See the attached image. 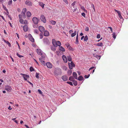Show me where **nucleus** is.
<instances>
[{"instance_id":"obj_45","label":"nucleus","mask_w":128,"mask_h":128,"mask_svg":"<svg viewBox=\"0 0 128 128\" xmlns=\"http://www.w3.org/2000/svg\"><path fill=\"white\" fill-rule=\"evenodd\" d=\"M113 37L114 39L116 38V33L115 32H114L112 34Z\"/></svg>"},{"instance_id":"obj_13","label":"nucleus","mask_w":128,"mask_h":128,"mask_svg":"<svg viewBox=\"0 0 128 128\" xmlns=\"http://www.w3.org/2000/svg\"><path fill=\"white\" fill-rule=\"evenodd\" d=\"M26 4L28 6H30L32 5V2L30 1L27 0L25 2Z\"/></svg>"},{"instance_id":"obj_5","label":"nucleus","mask_w":128,"mask_h":128,"mask_svg":"<svg viewBox=\"0 0 128 128\" xmlns=\"http://www.w3.org/2000/svg\"><path fill=\"white\" fill-rule=\"evenodd\" d=\"M76 3V1H74L72 4V6H73V8H74V9H72V10L73 12H75L76 10L77 9V8L76 6H75V4Z\"/></svg>"},{"instance_id":"obj_57","label":"nucleus","mask_w":128,"mask_h":128,"mask_svg":"<svg viewBox=\"0 0 128 128\" xmlns=\"http://www.w3.org/2000/svg\"><path fill=\"white\" fill-rule=\"evenodd\" d=\"M40 38L42 39L43 38V35L42 34H40Z\"/></svg>"},{"instance_id":"obj_56","label":"nucleus","mask_w":128,"mask_h":128,"mask_svg":"<svg viewBox=\"0 0 128 128\" xmlns=\"http://www.w3.org/2000/svg\"><path fill=\"white\" fill-rule=\"evenodd\" d=\"M97 38H100V35L99 34H98L96 36Z\"/></svg>"},{"instance_id":"obj_6","label":"nucleus","mask_w":128,"mask_h":128,"mask_svg":"<svg viewBox=\"0 0 128 128\" xmlns=\"http://www.w3.org/2000/svg\"><path fill=\"white\" fill-rule=\"evenodd\" d=\"M32 20L35 24H37L38 22V19L36 17H34L32 18Z\"/></svg>"},{"instance_id":"obj_30","label":"nucleus","mask_w":128,"mask_h":128,"mask_svg":"<svg viewBox=\"0 0 128 128\" xmlns=\"http://www.w3.org/2000/svg\"><path fill=\"white\" fill-rule=\"evenodd\" d=\"M76 31H75L74 32V33L72 34L71 35V36L72 37H73L76 34Z\"/></svg>"},{"instance_id":"obj_1","label":"nucleus","mask_w":128,"mask_h":128,"mask_svg":"<svg viewBox=\"0 0 128 128\" xmlns=\"http://www.w3.org/2000/svg\"><path fill=\"white\" fill-rule=\"evenodd\" d=\"M54 75L56 76H57L60 75L62 73L61 70L59 68H56L54 71Z\"/></svg>"},{"instance_id":"obj_17","label":"nucleus","mask_w":128,"mask_h":128,"mask_svg":"<svg viewBox=\"0 0 128 128\" xmlns=\"http://www.w3.org/2000/svg\"><path fill=\"white\" fill-rule=\"evenodd\" d=\"M62 78L64 81H66L68 79V78L67 76L64 75L62 77Z\"/></svg>"},{"instance_id":"obj_32","label":"nucleus","mask_w":128,"mask_h":128,"mask_svg":"<svg viewBox=\"0 0 128 128\" xmlns=\"http://www.w3.org/2000/svg\"><path fill=\"white\" fill-rule=\"evenodd\" d=\"M94 56L96 57L98 59H100V56H98L97 55H95Z\"/></svg>"},{"instance_id":"obj_15","label":"nucleus","mask_w":128,"mask_h":128,"mask_svg":"<svg viewBox=\"0 0 128 128\" xmlns=\"http://www.w3.org/2000/svg\"><path fill=\"white\" fill-rule=\"evenodd\" d=\"M43 40L45 44H48L49 42L48 39L46 38H44L43 39Z\"/></svg>"},{"instance_id":"obj_7","label":"nucleus","mask_w":128,"mask_h":128,"mask_svg":"<svg viewBox=\"0 0 128 128\" xmlns=\"http://www.w3.org/2000/svg\"><path fill=\"white\" fill-rule=\"evenodd\" d=\"M40 19L42 22L44 23L46 22V20L45 17L42 14L40 16Z\"/></svg>"},{"instance_id":"obj_11","label":"nucleus","mask_w":128,"mask_h":128,"mask_svg":"<svg viewBox=\"0 0 128 128\" xmlns=\"http://www.w3.org/2000/svg\"><path fill=\"white\" fill-rule=\"evenodd\" d=\"M38 29L40 31L42 32H43L44 31V28L42 26H40L38 27Z\"/></svg>"},{"instance_id":"obj_42","label":"nucleus","mask_w":128,"mask_h":128,"mask_svg":"<svg viewBox=\"0 0 128 128\" xmlns=\"http://www.w3.org/2000/svg\"><path fill=\"white\" fill-rule=\"evenodd\" d=\"M12 0H9L8 2V5H10L12 4Z\"/></svg>"},{"instance_id":"obj_31","label":"nucleus","mask_w":128,"mask_h":128,"mask_svg":"<svg viewBox=\"0 0 128 128\" xmlns=\"http://www.w3.org/2000/svg\"><path fill=\"white\" fill-rule=\"evenodd\" d=\"M34 32L35 34H38V33L39 31L38 30H34Z\"/></svg>"},{"instance_id":"obj_51","label":"nucleus","mask_w":128,"mask_h":128,"mask_svg":"<svg viewBox=\"0 0 128 128\" xmlns=\"http://www.w3.org/2000/svg\"><path fill=\"white\" fill-rule=\"evenodd\" d=\"M27 81L31 85H32V87H33V84L31 82H30L28 80H27Z\"/></svg>"},{"instance_id":"obj_52","label":"nucleus","mask_w":128,"mask_h":128,"mask_svg":"<svg viewBox=\"0 0 128 128\" xmlns=\"http://www.w3.org/2000/svg\"><path fill=\"white\" fill-rule=\"evenodd\" d=\"M82 15L83 16L84 18L85 17L86 15L85 14L84 12H82Z\"/></svg>"},{"instance_id":"obj_8","label":"nucleus","mask_w":128,"mask_h":128,"mask_svg":"<svg viewBox=\"0 0 128 128\" xmlns=\"http://www.w3.org/2000/svg\"><path fill=\"white\" fill-rule=\"evenodd\" d=\"M20 74L22 75V76H23L24 78V80H27V78H29V75L22 74Z\"/></svg>"},{"instance_id":"obj_64","label":"nucleus","mask_w":128,"mask_h":128,"mask_svg":"<svg viewBox=\"0 0 128 128\" xmlns=\"http://www.w3.org/2000/svg\"><path fill=\"white\" fill-rule=\"evenodd\" d=\"M63 1L66 3V4H68V2L67 1V0H63Z\"/></svg>"},{"instance_id":"obj_38","label":"nucleus","mask_w":128,"mask_h":128,"mask_svg":"<svg viewBox=\"0 0 128 128\" xmlns=\"http://www.w3.org/2000/svg\"><path fill=\"white\" fill-rule=\"evenodd\" d=\"M73 82V83L74 85L75 86H76L77 84V82L76 81H75L74 80Z\"/></svg>"},{"instance_id":"obj_44","label":"nucleus","mask_w":128,"mask_h":128,"mask_svg":"<svg viewBox=\"0 0 128 128\" xmlns=\"http://www.w3.org/2000/svg\"><path fill=\"white\" fill-rule=\"evenodd\" d=\"M30 70L31 72L33 71L34 70V69L32 67H31L30 68Z\"/></svg>"},{"instance_id":"obj_63","label":"nucleus","mask_w":128,"mask_h":128,"mask_svg":"<svg viewBox=\"0 0 128 128\" xmlns=\"http://www.w3.org/2000/svg\"><path fill=\"white\" fill-rule=\"evenodd\" d=\"M18 16L20 19L22 18V16L21 15L19 14Z\"/></svg>"},{"instance_id":"obj_54","label":"nucleus","mask_w":128,"mask_h":128,"mask_svg":"<svg viewBox=\"0 0 128 128\" xmlns=\"http://www.w3.org/2000/svg\"><path fill=\"white\" fill-rule=\"evenodd\" d=\"M38 91L39 93L40 94H42V91H41V90H38Z\"/></svg>"},{"instance_id":"obj_27","label":"nucleus","mask_w":128,"mask_h":128,"mask_svg":"<svg viewBox=\"0 0 128 128\" xmlns=\"http://www.w3.org/2000/svg\"><path fill=\"white\" fill-rule=\"evenodd\" d=\"M84 79V78L82 77V76H80L78 78V80H80L81 81L82 80Z\"/></svg>"},{"instance_id":"obj_40","label":"nucleus","mask_w":128,"mask_h":128,"mask_svg":"<svg viewBox=\"0 0 128 128\" xmlns=\"http://www.w3.org/2000/svg\"><path fill=\"white\" fill-rule=\"evenodd\" d=\"M68 74L70 75L72 73V71L71 70H69L68 72Z\"/></svg>"},{"instance_id":"obj_59","label":"nucleus","mask_w":128,"mask_h":128,"mask_svg":"<svg viewBox=\"0 0 128 128\" xmlns=\"http://www.w3.org/2000/svg\"><path fill=\"white\" fill-rule=\"evenodd\" d=\"M65 45L67 48L70 46V45L69 44H66Z\"/></svg>"},{"instance_id":"obj_46","label":"nucleus","mask_w":128,"mask_h":128,"mask_svg":"<svg viewBox=\"0 0 128 128\" xmlns=\"http://www.w3.org/2000/svg\"><path fill=\"white\" fill-rule=\"evenodd\" d=\"M6 43L8 45V46H9L10 47L11 46V44L8 41H7Z\"/></svg>"},{"instance_id":"obj_14","label":"nucleus","mask_w":128,"mask_h":128,"mask_svg":"<svg viewBox=\"0 0 128 128\" xmlns=\"http://www.w3.org/2000/svg\"><path fill=\"white\" fill-rule=\"evenodd\" d=\"M27 9L26 8H23L22 12L21 14L24 16H25V12L26 11Z\"/></svg>"},{"instance_id":"obj_55","label":"nucleus","mask_w":128,"mask_h":128,"mask_svg":"<svg viewBox=\"0 0 128 128\" xmlns=\"http://www.w3.org/2000/svg\"><path fill=\"white\" fill-rule=\"evenodd\" d=\"M34 60L36 62V63L38 65H39V63H38V62H37V60H35L34 58Z\"/></svg>"},{"instance_id":"obj_53","label":"nucleus","mask_w":128,"mask_h":128,"mask_svg":"<svg viewBox=\"0 0 128 128\" xmlns=\"http://www.w3.org/2000/svg\"><path fill=\"white\" fill-rule=\"evenodd\" d=\"M91 5L92 7L93 8V9L94 10H95L94 7V4H92Z\"/></svg>"},{"instance_id":"obj_12","label":"nucleus","mask_w":128,"mask_h":128,"mask_svg":"<svg viewBox=\"0 0 128 128\" xmlns=\"http://www.w3.org/2000/svg\"><path fill=\"white\" fill-rule=\"evenodd\" d=\"M30 40L32 42H34V38L32 37V36L30 34L28 35V36Z\"/></svg>"},{"instance_id":"obj_25","label":"nucleus","mask_w":128,"mask_h":128,"mask_svg":"<svg viewBox=\"0 0 128 128\" xmlns=\"http://www.w3.org/2000/svg\"><path fill=\"white\" fill-rule=\"evenodd\" d=\"M67 58L69 62H71L72 60V58L70 56H67Z\"/></svg>"},{"instance_id":"obj_36","label":"nucleus","mask_w":128,"mask_h":128,"mask_svg":"<svg viewBox=\"0 0 128 128\" xmlns=\"http://www.w3.org/2000/svg\"><path fill=\"white\" fill-rule=\"evenodd\" d=\"M16 55L19 57L21 58L22 57H23L24 56H23L21 55L18 54V53H17Z\"/></svg>"},{"instance_id":"obj_33","label":"nucleus","mask_w":128,"mask_h":128,"mask_svg":"<svg viewBox=\"0 0 128 128\" xmlns=\"http://www.w3.org/2000/svg\"><path fill=\"white\" fill-rule=\"evenodd\" d=\"M88 39V36L86 35L85 36L84 38V40L86 42Z\"/></svg>"},{"instance_id":"obj_35","label":"nucleus","mask_w":128,"mask_h":128,"mask_svg":"<svg viewBox=\"0 0 128 128\" xmlns=\"http://www.w3.org/2000/svg\"><path fill=\"white\" fill-rule=\"evenodd\" d=\"M62 68L63 70H67V68L66 66H63Z\"/></svg>"},{"instance_id":"obj_18","label":"nucleus","mask_w":128,"mask_h":128,"mask_svg":"<svg viewBox=\"0 0 128 128\" xmlns=\"http://www.w3.org/2000/svg\"><path fill=\"white\" fill-rule=\"evenodd\" d=\"M39 60L40 62L42 64L45 66V62L43 60V59L42 58H39Z\"/></svg>"},{"instance_id":"obj_24","label":"nucleus","mask_w":128,"mask_h":128,"mask_svg":"<svg viewBox=\"0 0 128 128\" xmlns=\"http://www.w3.org/2000/svg\"><path fill=\"white\" fill-rule=\"evenodd\" d=\"M32 14L30 12L28 11L26 13V16L28 17H30L31 16Z\"/></svg>"},{"instance_id":"obj_26","label":"nucleus","mask_w":128,"mask_h":128,"mask_svg":"<svg viewBox=\"0 0 128 128\" xmlns=\"http://www.w3.org/2000/svg\"><path fill=\"white\" fill-rule=\"evenodd\" d=\"M39 4L40 6L42 7V8H43L44 5V4L42 2H39Z\"/></svg>"},{"instance_id":"obj_58","label":"nucleus","mask_w":128,"mask_h":128,"mask_svg":"<svg viewBox=\"0 0 128 128\" xmlns=\"http://www.w3.org/2000/svg\"><path fill=\"white\" fill-rule=\"evenodd\" d=\"M95 68L94 67V66H92L91 67V68H90V69H89V71H90L92 69L94 68Z\"/></svg>"},{"instance_id":"obj_16","label":"nucleus","mask_w":128,"mask_h":128,"mask_svg":"<svg viewBox=\"0 0 128 128\" xmlns=\"http://www.w3.org/2000/svg\"><path fill=\"white\" fill-rule=\"evenodd\" d=\"M72 75L73 77H74V78L77 79L78 78V76L77 74L75 72H74L72 73Z\"/></svg>"},{"instance_id":"obj_50","label":"nucleus","mask_w":128,"mask_h":128,"mask_svg":"<svg viewBox=\"0 0 128 128\" xmlns=\"http://www.w3.org/2000/svg\"><path fill=\"white\" fill-rule=\"evenodd\" d=\"M28 23V21L26 20H25L24 21V23L23 24H26Z\"/></svg>"},{"instance_id":"obj_37","label":"nucleus","mask_w":128,"mask_h":128,"mask_svg":"<svg viewBox=\"0 0 128 128\" xmlns=\"http://www.w3.org/2000/svg\"><path fill=\"white\" fill-rule=\"evenodd\" d=\"M51 23L52 24V25H55L56 24V22L55 21H54L53 20H52L50 21Z\"/></svg>"},{"instance_id":"obj_23","label":"nucleus","mask_w":128,"mask_h":128,"mask_svg":"<svg viewBox=\"0 0 128 128\" xmlns=\"http://www.w3.org/2000/svg\"><path fill=\"white\" fill-rule=\"evenodd\" d=\"M56 47H55L54 46H51L50 48L54 52L56 50Z\"/></svg>"},{"instance_id":"obj_10","label":"nucleus","mask_w":128,"mask_h":128,"mask_svg":"<svg viewBox=\"0 0 128 128\" xmlns=\"http://www.w3.org/2000/svg\"><path fill=\"white\" fill-rule=\"evenodd\" d=\"M46 65L48 68H52V65L50 62H46Z\"/></svg>"},{"instance_id":"obj_21","label":"nucleus","mask_w":128,"mask_h":128,"mask_svg":"<svg viewBox=\"0 0 128 128\" xmlns=\"http://www.w3.org/2000/svg\"><path fill=\"white\" fill-rule=\"evenodd\" d=\"M59 50L60 51L63 52H64L65 51V50L64 48L62 46H59Z\"/></svg>"},{"instance_id":"obj_41","label":"nucleus","mask_w":128,"mask_h":128,"mask_svg":"<svg viewBox=\"0 0 128 128\" xmlns=\"http://www.w3.org/2000/svg\"><path fill=\"white\" fill-rule=\"evenodd\" d=\"M3 7L4 8V10H6V11L8 13V14L9 13H8V10L5 7V6H4L3 5Z\"/></svg>"},{"instance_id":"obj_49","label":"nucleus","mask_w":128,"mask_h":128,"mask_svg":"<svg viewBox=\"0 0 128 128\" xmlns=\"http://www.w3.org/2000/svg\"><path fill=\"white\" fill-rule=\"evenodd\" d=\"M39 74L37 73H36V77L37 78H38L39 77Z\"/></svg>"},{"instance_id":"obj_62","label":"nucleus","mask_w":128,"mask_h":128,"mask_svg":"<svg viewBox=\"0 0 128 128\" xmlns=\"http://www.w3.org/2000/svg\"><path fill=\"white\" fill-rule=\"evenodd\" d=\"M114 11L115 12H117L118 14L120 12L119 11L117 10L116 9H114Z\"/></svg>"},{"instance_id":"obj_4","label":"nucleus","mask_w":128,"mask_h":128,"mask_svg":"<svg viewBox=\"0 0 128 128\" xmlns=\"http://www.w3.org/2000/svg\"><path fill=\"white\" fill-rule=\"evenodd\" d=\"M68 66L70 70L72 69L73 67H74L75 66V64L72 61L70 63H68Z\"/></svg>"},{"instance_id":"obj_2","label":"nucleus","mask_w":128,"mask_h":128,"mask_svg":"<svg viewBox=\"0 0 128 128\" xmlns=\"http://www.w3.org/2000/svg\"><path fill=\"white\" fill-rule=\"evenodd\" d=\"M52 44L53 45L56 47L57 46H60L61 45V42L58 41H56L54 39H53L52 40Z\"/></svg>"},{"instance_id":"obj_19","label":"nucleus","mask_w":128,"mask_h":128,"mask_svg":"<svg viewBox=\"0 0 128 128\" xmlns=\"http://www.w3.org/2000/svg\"><path fill=\"white\" fill-rule=\"evenodd\" d=\"M28 30V26L25 25L23 27V30L24 32H26Z\"/></svg>"},{"instance_id":"obj_47","label":"nucleus","mask_w":128,"mask_h":128,"mask_svg":"<svg viewBox=\"0 0 128 128\" xmlns=\"http://www.w3.org/2000/svg\"><path fill=\"white\" fill-rule=\"evenodd\" d=\"M85 30L86 31L88 32L89 30V28L88 27H86L85 29Z\"/></svg>"},{"instance_id":"obj_3","label":"nucleus","mask_w":128,"mask_h":128,"mask_svg":"<svg viewBox=\"0 0 128 128\" xmlns=\"http://www.w3.org/2000/svg\"><path fill=\"white\" fill-rule=\"evenodd\" d=\"M36 51L38 54L41 56L42 58H44L46 57V55L45 54H43L41 50L39 49H37L36 50Z\"/></svg>"},{"instance_id":"obj_48","label":"nucleus","mask_w":128,"mask_h":128,"mask_svg":"<svg viewBox=\"0 0 128 128\" xmlns=\"http://www.w3.org/2000/svg\"><path fill=\"white\" fill-rule=\"evenodd\" d=\"M67 83H68V84H70V85L73 86L72 83L71 82H67Z\"/></svg>"},{"instance_id":"obj_39","label":"nucleus","mask_w":128,"mask_h":128,"mask_svg":"<svg viewBox=\"0 0 128 128\" xmlns=\"http://www.w3.org/2000/svg\"><path fill=\"white\" fill-rule=\"evenodd\" d=\"M118 16H119V17L120 18V19L122 18V16H121V14L120 12L119 13H118Z\"/></svg>"},{"instance_id":"obj_20","label":"nucleus","mask_w":128,"mask_h":128,"mask_svg":"<svg viewBox=\"0 0 128 128\" xmlns=\"http://www.w3.org/2000/svg\"><path fill=\"white\" fill-rule=\"evenodd\" d=\"M62 57L64 62L65 63L67 62V60L66 56L64 55H63Z\"/></svg>"},{"instance_id":"obj_34","label":"nucleus","mask_w":128,"mask_h":128,"mask_svg":"<svg viewBox=\"0 0 128 128\" xmlns=\"http://www.w3.org/2000/svg\"><path fill=\"white\" fill-rule=\"evenodd\" d=\"M102 44H103L102 42H100L98 43L96 45L100 46H102Z\"/></svg>"},{"instance_id":"obj_9","label":"nucleus","mask_w":128,"mask_h":128,"mask_svg":"<svg viewBox=\"0 0 128 128\" xmlns=\"http://www.w3.org/2000/svg\"><path fill=\"white\" fill-rule=\"evenodd\" d=\"M5 89L7 91L10 92H11L12 88L11 87L8 86H6L5 87Z\"/></svg>"},{"instance_id":"obj_28","label":"nucleus","mask_w":128,"mask_h":128,"mask_svg":"<svg viewBox=\"0 0 128 128\" xmlns=\"http://www.w3.org/2000/svg\"><path fill=\"white\" fill-rule=\"evenodd\" d=\"M69 80H70L71 81H74V80L73 77L72 76H70L69 78Z\"/></svg>"},{"instance_id":"obj_29","label":"nucleus","mask_w":128,"mask_h":128,"mask_svg":"<svg viewBox=\"0 0 128 128\" xmlns=\"http://www.w3.org/2000/svg\"><path fill=\"white\" fill-rule=\"evenodd\" d=\"M78 34H77V36L76 38V44H78Z\"/></svg>"},{"instance_id":"obj_43","label":"nucleus","mask_w":128,"mask_h":128,"mask_svg":"<svg viewBox=\"0 0 128 128\" xmlns=\"http://www.w3.org/2000/svg\"><path fill=\"white\" fill-rule=\"evenodd\" d=\"M20 22L22 24H23L24 23V20L22 18L20 19Z\"/></svg>"},{"instance_id":"obj_60","label":"nucleus","mask_w":128,"mask_h":128,"mask_svg":"<svg viewBox=\"0 0 128 128\" xmlns=\"http://www.w3.org/2000/svg\"><path fill=\"white\" fill-rule=\"evenodd\" d=\"M59 53H60V52L58 51H57L56 52V53L58 56L59 55Z\"/></svg>"},{"instance_id":"obj_22","label":"nucleus","mask_w":128,"mask_h":128,"mask_svg":"<svg viewBox=\"0 0 128 128\" xmlns=\"http://www.w3.org/2000/svg\"><path fill=\"white\" fill-rule=\"evenodd\" d=\"M49 35V32L47 30H45L44 33V35L45 36H48Z\"/></svg>"},{"instance_id":"obj_61","label":"nucleus","mask_w":128,"mask_h":128,"mask_svg":"<svg viewBox=\"0 0 128 128\" xmlns=\"http://www.w3.org/2000/svg\"><path fill=\"white\" fill-rule=\"evenodd\" d=\"M108 28H110V29L112 32V27H108Z\"/></svg>"}]
</instances>
